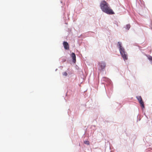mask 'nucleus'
Returning a JSON list of instances; mask_svg holds the SVG:
<instances>
[{
	"label": "nucleus",
	"instance_id": "9d476101",
	"mask_svg": "<svg viewBox=\"0 0 152 152\" xmlns=\"http://www.w3.org/2000/svg\"><path fill=\"white\" fill-rule=\"evenodd\" d=\"M63 75L66 76L67 75V74L66 72H63Z\"/></svg>",
	"mask_w": 152,
	"mask_h": 152
},
{
	"label": "nucleus",
	"instance_id": "39448f33",
	"mask_svg": "<svg viewBox=\"0 0 152 152\" xmlns=\"http://www.w3.org/2000/svg\"><path fill=\"white\" fill-rule=\"evenodd\" d=\"M71 57L73 59V62L75 63L76 61V56L75 53H72L71 54Z\"/></svg>",
	"mask_w": 152,
	"mask_h": 152
},
{
	"label": "nucleus",
	"instance_id": "423d86ee",
	"mask_svg": "<svg viewBox=\"0 0 152 152\" xmlns=\"http://www.w3.org/2000/svg\"><path fill=\"white\" fill-rule=\"evenodd\" d=\"M140 104L141 106V107L142 108H144L145 106H144V104L143 101L142 100L139 101Z\"/></svg>",
	"mask_w": 152,
	"mask_h": 152
},
{
	"label": "nucleus",
	"instance_id": "7ed1b4c3",
	"mask_svg": "<svg viewBox=\"0 0 152 152\" xmlns=\"http://www.w3.org/2000/svg\"><path fill=\"white\" fill-rule=\"evenodd\" d=\"M63 45L64 48L66 50H68L69 49V46L68 43L66 42H64L63 43Z\"/></svg>",
	"mask_w": 152,
	"mask_h": 152
},
{
	"label": "nucleus",
	"instance_id": "f03ea898",
	"mask_svg": "<svg viewBox=\"0 0 152 152\" xmlns=\"http://www.w3.org/2000/svg\"><path fill=\"white\" fill-rule=\"evenodd\" d=\"M118 44L119 48L120 53L124 61L127 60L128 59V56L127 53L125 51L124 48L122 47L121 43L120 42H118Z\"/></svg>",
	"mask_w": 152,
	"mask_h": 152
},
{
	"label": "nucleus",
	"instance_id": "6e6552de",
	"mask_svg": "<svg viewBox=\"0 0 152 152\" xmlns=\"http://www.w3.org/2000/svg\"><path fill=\"white\" fill-rule=\"evenodd\" d=\"M84 142L85 144L87 145H89V144H90V142H89V141H84Z\"/></svg>",
	"mask_w": 152,
	"mask_h": 152
},
{
	"label": "nucleus",
	"instance_id": "1a4fd4ad",
	"mask_svg": "<svg viewBox=\"0 0 152 152\" xmlns=\"http://www.w3.org/2000/svg\"><path fill=\"white\" fill-rule=\"evenodd\" d=\"M130 27V25L129 24H127L126 26V29L128 30Z\"/></svg>",
	"mask_w": 152,
	"mask_h": 152
},
{
	"label": "nucleus",
	"instance_id": "0eeeda50",
	"mask_svg": "<svg viewBox=\"0 0 152 152\" xmlns=\"http://www.w3.org/2000/svg\"><path fill=\"white\" fill-rule=\"evenodd\" d=\"M136 98L138 101H139L142 100V97L140 96H138L136 97Z\"/></svg>",
	"mask_w": 152,
	"mask_h": 152
},
{
	"label": "nucleus",
	"instance_id": "f257e3e1",
	"mask_svg": "<svg viewBox=\"0 0 152 152\" xmlns=\"http://www.w3.org/2000/svg\"><path fill=\"white\" fill-rule=\"evenodd\" d=\"M100 7L102 11L107 14L111 15L115 13L113 10L110 8L108 4L104 1L101 2Z\"/></svg>",
	"mask_w": 152,
	"mask_h": 152
},
{
	"label": "nucleus",
	"instance_id": "20e7f679",
	"mask_svg": "<svg viewBox=\"0 0 152 152\" xmlns=\"http://www.w3.org/2000/svg\"><path fill=\"white\" fill-rule=\"evenodd\" d=\"M99 66L102 70L104 69L106 66V64L104 62H102L99 63Z\"/></svg>",
	"mask_w": 152,
	"mask_h": 152
}]
</instances>
